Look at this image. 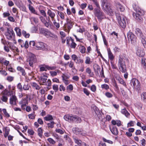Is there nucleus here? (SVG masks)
Wrapping results in <instances>:
<instances>
[{
    "mask_svg": "<svg viewBox=\"0 0 146 146\" xmlns=\"http://www.w3.org/2000/svg\"><path fill=\"white\" fill-rule=\"evenodd\" d=\"M133 6L134 10L136 12H134L133 13V16L137 21H141L142 18L141 16V9L138 7L135 4H133Z\"/></svg>",
    "mask_w": 146,
    "mask_h": 146,
    "instance_id": "obj_1",
    "label": "nucleus"
},
{
    "mask_svg": "<svg viewBox=\"0 0 146 146\" xmlns=\"http://www.w3.org/2000/svg\"><path fill=\"white\" fill-rule=\"evenodd\" d=\"M116 16L120 26L123 28H125L126 26L125 17L122 15H120L118 13L116 14Z\"/></svg>",
    "mask_w": 146,
    "mask_h": 146,
    "instance_id": "obj_2",
    "label": "nucleus"
},
{
    "mask_svg": "<svg viewBox=\"0 0 146 146\" xmlns=\"http://www.w3.org/2000/svg\"><path fill=\"white\" fill-rule=\"evenodd\" d=\"M118 65L120 71L123 73L126 72V67L123 58L119 56L118 61Z\"/></svg>",
    "mask_w": 146,
    "mask_h": 146,
    "instance_id": "obj_3",
    "label": "nucleus"
},
{
    "mask_svg": "<svg viewBox=\"0 0 146 146\" xmlns=\"http://www.w3.org/2000/svg\"><path fill=\"white\" fill-rule=\"evenodd\" d=\"M64 118L65 120L69 122L74 121L80 122L81 121V119L78 117L72 115H70L68 114L64 116Z\"/></svg>",
    "mask_w": 146,
    "mask_h": 146,
    "instance_id": "obj_4",
    "label": "nucleus"
},
{
    "mask_svg": "<svg viewBox=\"0 0 146 146\" xmlns=\"http://www.w3.org/2000/svg\"><path fill=\"white\" fill-rule=\"evenodd\" d=\"M135 32L137 36L141 38L142 43L144 48H146V38L143 36L141 31L140 29L137 28L135 29Z\"/></svg>",
    "mask_w": 146,
    "mask_h": 146,
    "instance_id": "obj_5",
    "label": "nucleus"
},
{
    "mask_svg": "<svg viewBox=\"0 0 146 146\" xmlns=\"http://www.w3.org/2000/svg\"><path fill=\"white\" fill-rule=\"evenodd\" d=\"M94 14L99 20L104 19V13L100 10V8H95L94 9Z\"/></svg>",
    "mask_w": 146,
    "mask_h": 146,
    "instance_id": "obj_6",
    "label": "nucleus"
},
{
    "mask_svg": "<svg viewBox=\"0 0 146 146\" xmlns=\"http://www.w3.org/2000/svg\"><path fill=\"white\" fill-rule=\"evenodd\" d=\"M5 35L8 40H11L13 38L15 34L12 29L7 28V31L5 32Z\"/></svg>",
    "mask_w": 146,
    "mask_h": 146,
    "instance_id": "obj_7",
    "label": "nucleus"
},
{
    "mask_svg": "<svg viewBox=\"0 0 146 146\" xmlns=\"http://www.w3.org/2000/svg\"><path fill=\"white\" fill-rule=\"evenodd\" d=\"M131 85H133L134 88L138 90L140 89V83L137 79L135 78L132 79L131 81Z\"/></svg>",
    "mask_w": 146,
    "mask_h": 146,
    "instance_id": "obj_8",
    "label": "nucleus"
},
{
    "mask_svg": "<svg viewBox=\"0 0 146 146\" xmlns=\"http://www.w3.org/2000/svg\"><path fill=\"white\" fill-rule=\"evenodd\" d=\"M29 62V65L31 67L33 66V64L36 62L37 59L35 55L31 54L29 56V58L28 59Z\"/></svg>",
    "mask_w": 146,
    "mask_h": 146,
    "instance_id": "obj_9",
    "label": "nucleus"
},
{
    "mask_svg": "<svg viewBox=\"0 0 146 146\" xmlns=\"http://www.w3.org/2000/svg\"><path fill=\"white\" fill-rule=\"evenodd\" d=\"M56 12L50 9H48L47 11V14L48 16V21L51 22L50 17L52 21H53L55 19L54 17L56 16Z\"/></svg>",
    "mask_w": 146,
    "mask_h": 146,
    "instance_id": "obj_10",
    "label": "nucleus"
},
{
    "mask_svg": "<svg viewBox=\"0 0 146 146\" xmlns=\"http://www.w3.org/2000/svg\"><path fill=\"white\" fill-rule=\"evenodd\" d=\"M127 36L129 40L132 43H133L136 42V37L132 33L128 32L127 34Z\"/></svg>",
    "mask_w": 146,
    "mask_h": 146,
    "instance_id": "obj_11",
    "label": "nucleus"
},
{
    "mask_svg": "<svg viewBox=\"0 0 146 146\" xmlns=\"http://www.w3.org/2000/svg\"><path fill=\"white\" fill-rule=\"evenodd\" d=\"M66 23H65L64 27L66 30H68L69 31L72 27V24L71 21L68 18L66 19Z\"/></svg>",
    "mask_w": 146,
    "mask_h": 146,
    "instance_id": "obj_12",
    "label": "nucleus"
},
{
    "mask_svg": "<svg viewBox=\"0 0 146 146\" xmlns=\"http://www.w3.org/2000/svg\"><path fill=\"white\" fill-rule=\"evenodd\" d=\"M73 132L77 135H83V130L77 127H74L72 129Z\"/></svg>",
    "mask_w": 146,
    "mask_h": 146,
    "instance_id": "obj_13",
    "label": "nucleus"
},
{
    "mask_svg": "<svg viewBox=\"0 0 146 146\" xmlns=\"http://www.w3.org/2000/svg\"><path fill=\"white\" fill-rule=\"evenodd\" d=\"M17 98L15 95L12 96L10 99V103L11 105L16 104Z\"/></svg>",
    "mask_w": 146,
    "mask_h": 146,
    "instance_id": "obj_14",
    "label": "nucleus"
},
{
    "mask_svg": "<svg viewBox=\"0 0 146 146\" xmlns=\"http://www.w3.org/2000/svg\"><path fill=\"white\" fill-rule=\"evenodd\" d=\"M40 33L42 34L45 36H47V34L48 30L47 29L43 28H40L39 29Z\"/></svg>",
    "mask_w": 146,
    "mask_h": 146,
    "instance_id": "obj_15",
    "label": "nucleus"
},
{
    "mask_svg": "<svg viewBox=\"0 0 146 146\" xmlns=\"http://www.w3.org/2000/svg\"><path fill=\"white\" fill-rule=\"evenodd\" d=\"M115 6L118 9H119L121 11H123L125 9L124 7L123 6L121 5L118 2H115Z\"/></svg>",
    "mask_w": 146,
    "mask_h": 146,
    "instance_id": "obj_16",
    "label": "nucleus"
},
{
    "mask_svg": "<svg viewBox=\"0 0 146 146\" xmlns=\"http://www.w3.org/2000/svg\"><path fill=\"white\" fill-rule=\"evenodd\" d=\"M107 50L109 58L110 60L112 61L114 58V56L110 48L108 49Z\"/></svg>",
    "mask_w": 146,
    "mask_h": 146,
    "instance_id": "obj_17",
    "label": "nucleus"
},
{
    "mask_svg": "<svg viewBox=\"0 0 146 146\" xmlns=\"http://www.w3.org/2000/svg\"><path fill=\"white\" fill-rule=\"evenodd\" d=\"M110 130L111 133L115 135H117L118 134V131L116 127H113L111 128H110Z\"/></svg>",
    "mask_w": 146,
    "mask_h": 146,
    "instance_id": "obj_18",
    "label": "nucleus"
},
{
    "mask_svg": "<svg viewBox=\"0 0 146 146\" xmlns=\"http://www.w3.org/2000/svg\"><path fill=\"white\" fill-rule=\"evenodd\" d=\"M121 113L125 115L127 117H129L130 115L129 113L126 110L125 108H124L122 109L121 111Z\"/></svg>",
    "mask_w": 146,
    "mask_h": 146,
    "instance_id": "obj_19",
    "label": "nucleus"
},
{
    "mask_svg": "<svg viewBox=\"0 0 146 146\" xmlns=\"http://www.w3.org/2000/svg\"><path fill=\"white\" fill-rule=\"evenodd\" d=\"M37 44L40 47V48L42 50H45L46 49V45L42 42H38Z\"/></svg>",
    "mask_w": 146,
    "mask_h": 146,
    "instance_id": "obj_20",
    "label": "nucleus"
},
{
    "mask_svg": "<svg viewBox=\"0 0 146 146\" xmlns=\"http://www.w3.org/2000/svg\"><path fill=\"white\" fill-rule=\"evenodd\" d=\"M136 54L138 56L140 57H143L145 55V53L143 51L139 49L137 50Z\"/></svg>",
    "mask_w": 146,
    "mask_h": 146,
    "instance_id": "obj_21",
    "label": "nucleus"
},
{
    "mask_svg": "<svg viewBox=\"0 0 146 146\" xmlns=\"http://www.w3.org/2000/svg\"><path fill=\"white\" fill-rule=\"evenodd\" d=\"M73 139L74 142L77 144L79 146H81L82 141L81 140L79 139L78 138L76 137H74Z\"/></svg>",
    "mask_w": 146,
    "mask_h": 146,
    "instance_id": "obj_22",
    "label": "nucleus"
},
{
    "mask_svg": "<svg viewBox=\"0 0 146 146\" xmlns=\"http://www.w3.org/2000/svg\"><path fill=\"white\" fill-rule=\"evenodd\" d=\"M28 6L29 10L32 13L38 15L36 12V11L34 8L30 4H29Z\"/></svg>",
    "mask_w": 146,
    "mask_h": 146,
    "instance_id": "obj_23",
    "label": "nucleus"
},
{
    "mask_svg": "<svg viewBox=\"0 0 146 146\" xmlns=\"http://www.w3.org/2000/svg\"><path fill=\"white\" fill-rule=\"evenodd\" d=\"M17 69L18 71H20L21 72L23 75L25 76V75L26 73L25 70L23 68L20 66H18L17 67Z\"/></svg>",
    "mask_w": 146,
    "mask_h": 146,
    "instance_id": "obj_24",
    "label": "nucleus"
},
{
    "mask_svg": "<svg viewBox=\"0 0 146 146\" xmlns=\"http://www.w3.org/2000/svg\"><path fill=\"white\" fill-rule=\"evenodd\" d=\"M141 99L143 102L146 103V92H143L141 94Z\"/></svg>",
    "mask_w": 146,
    "mask_h": 146,
    "instance_id": "obj_25",
    "label": "nucleus"
},
{
    "mask_svg": "<svg viewBox=\"0 0 146 146\" xmlns=\"http://www.w3.org/2000/svg\"><path fill=\"white\" fill-rule=\"evenodd\" d=\"M116 79L117 80H118L119 83L120 84L123 85L125 87H126L127 86V85L126 83L123 79H122L121 78H120L119 77L118 79Z\"/></svg>",
    "mask_w": 146,
    "mask_h": 146,
    "instance_id": "obj_26",
    "label": "nucleus"
},
{
    "mask_svg": "<svg viewBox=\"0 0 146 146\" xmlns=\"http://www.w3.org/2000/svg\"><path fill=\"white\" fill-rule=\"evenodd\" d=\"M40 85H44L48 86H50L51 85V81L50 79H48L47 81H46L44 83H40Z\"/></svg>",
    "mask_w": 146,
    "mask_h": 146,
    "instance_id": "obj_27",
    "label": "nucleus"
},
{
    "mask_svg": "<svg viewBox=\"0 0 146 146\" xmlns=\"http://www.w3.org/2000/svg\"><path fill=\"white\" fill-rule=\"evenodd\" d=\"M15 31H16L17 34L18 36H21V30L18 27L15 28Z\"/></svg>",
    "mask_w": 146,
    "mask_h": 146,
    "instance_id": "obj_28",
    "label": "nucleus"
},
{
    "mask_svg": "<svg viewBox=\"0 0 146 146\" xmlns=\"http://www.w3.org/2000/svg\"><path fill=\"white\" fill-rule=\"evenodd\" d=\"M10 131V129L8 127H6L5 129L4 135L5 137H6L8 136Z\"/></svg>",
    "mask_w": 146,
    "mask_h": 146,
    "instance_id": "obj_29",
    "label": "nucleus"
},
{
    "mask_svg": "<svg viewBox=\"0 0 146 146\" xmlns=\"http://www.w3.org/2000/svg\"><path fill=\"white\" fill-rule=\"evenodd\" d=\"M31 85L33 87L35 88L36 90H39L40 88V87L35 82L33 83Z\"/></svg>",
    "mask_w": 146,
    "mask_h": 146,
    "instance_id": "obj_30",
    "label": "nucleus"
},
{
    "mask_svg": "<svg viewBox=\"0 0 146 146\" xmlns=\"http://www.w3.org/2000/svg\"><path fill=\"white\" fill-rule=\"evenodd\" d=\"M80 52L82 53H84L85 52L86 48L84 46L82 45H80L79 47Z\"/></svg>",
    "mask_w": 146,
    "mask_h": 146,
    "instance_id": "obj_31",
    "label": "nucleus"
},
{
    "mask_svg": "<svg viewBox=\"0 0 146 146\" xmlns=\"http://www.w3.org/2000/svg\"><path fill=\"white\" fill-rule=\"evenodd\" d=\"M44 119L46 121H49L53 119L52 116L50 115H48L44 117Z\"/></svg>",
    "mask_w": 146,
    "mask_h": 146,
    "instance_id": "obj_32",
    "label": "nucleus"
},
{
    "mask_svg": "<svg viewBox=\"0 0 146 146\" xmlns=\"http://www.w3.org/2000/svg\"><path fill=\"white\" fill-rule=\"evenodd\" d=\"M110 7L109 6V4L108 2L106 5H105L104 7H102V9L105 10L106 11H108L109 10V8Z\"/></svg>",
    "mask_w": 146,
    "mask_h": 146,
    "instance_id": "obj_33",
    "label": "nucleus"
},
{
    "mask_svg": "<svg viewBox=\"0 0 146 146\" xmlns=\"http://www.w3.org/2000/svg\"><path fill=\"white\" fill-rule=\"evenodd\" d=\"M101 87L102 89H104L106 90H108L109 88V86L108 85L106 84H104L102 85L101 86Z\"/></svg>",
    "mask_w": 146,
    "mask_h": 146,
    "instance_id": "obj_34",
    "label": "nucleus"
},
{
    "mask_svg": "<svg viewBox=\"0 0 146 146\" xmlns=\"http://www.w3.org/2000/svg\"><path fill=\"white\" fill-rule=\"evenodd\" d=\"M2 111L5 117H10L9 114L7 112L6 110L5 109H2Z\"/></svg>",
    "mask_w": 146,
    "mask_h": 146,
    "instance_id": "obj_35",
    "label": "nucleus"
},
{
    "mask_svg": "<svg viewBox=\"0 0 146 146\" xmlns=\"http://www.w3.org/2000/svg\"><path fill=\"white\" fill-rule=\"evenodd\" d=\"M38 135L40 137H41L42 135V129L41 128H39L38 129Z\"/></svg>",
    "mask_w": 146,
    "mask_h": 146,
    "instance_id": "obj_36",
    "label": "nucleus"
},
{
    "mask_svg": "<svg viewBox=\"0 0 146 146\" xmlns=\"http://www.w3.org/2000/svg\"><path fill=\"white\" fill-rule=\"evenodd\" d=\"M141 63L143 68L146 69V59H142Z\"/></svg>",
    "mask_w": 146,
    "mask_h": 146,
    "instance_id": "obj_37",
    "label": "nucleus"
},
{
    "mask_svg": "<svg viewBox=\"0 0 146 146\" xmlns=\"http://www.w3.org/2000/svg\"><path fill=\"white\" fill-rule=\"evenodd\" d=\"M55 131L56 133H58L60 134H63L64 133V131L60 129H56Z\"/></svg>",
    "mask_w": 146,
    "mask_h": 146,
    "instance_id": "obj_38",
    "label": "nucleus"
},
{
    "mask_svg": "<svg viewBox=\"0 0 146 146\" xmlns=\"http://www.w3.org/2000/svg\"><path fill=\"white\" fill-rule=\"evenodd\" d=\"M47 36H50L53 38H55L57 36H56L55 35L49 31H48L47 34Z\"/></svg>",
    "mask_w": 146,
    "mask_h": 146,
    "instance_id": "obj_39",
    "label": "nucleus"
},
{
    "mask_svg": "<svg viewBox=\"0 0 146 146\" xmlns=\"http://www.w3.org/2000/svg\"><path fill=\"white\" fill-rule=\"evenodd\" d=\"M109 10L108 11H106L108 14L110 15H112L113 13V11L112 9H111L110 7L109 8Z\"/></svg>",
    "mask_w": 146,
    "mask_h": 146,
    "instance_id": "obj_40",
    "label": "nucleus"
},
{
    "mask_svg": "<svg viewBox=\"0 0 146 146\" xmlns=\"http://www.w3.org/2000/svg\"><path fill=\"white\" fill-rule=\"evenodd\" d=\"M48 141L50 143L54 145L56 143V141L51 138H48L47 139Z\"/></svg>",
    "mask_w": 146,
    "mask_h": 146,
    "instance_id": "obj_41",
    "label": "nucleus"
},
{
    "mask_svg": "<svg viewBox=\"0 0 146 146\" xmlns=\"http://www.w3.org/2000/svg\"><path fill=\"white\" fill-rule=\"evenodd\" d=\"M22 34L26 38H29L30 36V35L29 33H27L24 30L22 31Z\"/></svg>",
    "mask_w": 146,
    "mask_h": 146,
    "instance_id": "obj_42",
    "label": "nucleus"
},
{
    "mask_svg": "<svg viewBox=\"0 0 146 146\" xmlns=\"http://www.w3.org/2000/svg\"><path fill=\"white\" fill-rule=\"evenodd\" d=\"M105 95L108 98H112L113 96V95L111 93L107 92L105 93Z\"/></svg>",
    "mask_w": 146,
    "mask_h": 146,
    "instance_id": "obj_43",
    "label": "nucleus"
},
{
    "mask_svg": "<svg viewBox=\"0 0 146 146\" xmlns=\"http://www.w3.org/2000/svg\"><path fill=\"white\" fill-rule=\"evenodd\" d=\"M38 27H33L31 29V31L33 33H36L38 31Z\"/></svg>",
    "mask_w": 146,
    "mask_h": 146,
    "instance_id": "obj_44",
    "label": "nucleus"
},
{
    "mask_svg": "<svg viewBox=\"0 0 146 146\" xmlns=\"http://www.w3.org/2000/svg\"><path fill=\"white\" fill-rule=\"evenodd\" d=\"M30 87V86L28 84H25L23 86V89L25 90H29Z\"/></svg>",
    "mask_w": 146,
    "mask_h": 146,
    "instance_id": "obj_45",
    "label": "nucleus"
},
{
    "mask_svg": "<svg viewBox=\"0 0 146 146\" xmlns=\"http://www.w3.org/2000/svg\"><path fill=\"white\" fill-rule=\"evenodd\" d=\"M10 48L11 49L14 51H15L17 52H19V50L18 49L17 47H16L15 46H10Z\"/></svg>",
    "mask_w": 146,
    "mask_h": 146,
    "instance_id": "obj_46",
    "label": "nucleus"
},
{
    "mask_svg": "<svg viewBox=\"0 0 146 146\" xmlns=\"http://www.w3.org/2000/svg\"><path fill=\"white\" fill-rule=\"evenodd\" d=\"M91 62L90 61V59L89 57H86V58L85 63L90 64Z\"/></svg>",
    "mask_w": 146,
    "mask_h": 146,
    "instance_id": "obj_47",
    "label": "nucleus"
},
{
    "mask_svg": "<svg viewBox=\"0 0 146 146\" xmlns=\"http://www.w3.org/2000/svg\"><path fill=\"white\" fill-rule=\"evenodd\" d=\"M135 122L133 121H131L129 123H128L127 127H129L131 126H133L135 124Z\"/></svg>",
    "mask_w": 146,
    "mask_h": 146,
    "instance_id": "obj_48",
    "label": "nucleus"
},
{
    "mask_svg": "<svg viewBox=\"0 0 146 146\" xmlns=\"http://www.w3.org/2000/svg\"><path fill=\"white\" fill-rule=\"evenodd\" d=\"M92 109L94 110L95 112L96 113H97V112H98V108L97 107L94 105H93L91 106Z\"/></svg>",
    "mask_w": 146,
    "mask_h": 146,
    "instance_id": "obj_49",
    "label": "nucleus"
},
{
    "mask_svg": "<svg viewBox=\"0 0 146 146\" xmlns=\"http://www.w3.org/2000/svg\"><path fill=\"white\" fill-rule=\"evenodd\" d=\"M46 68L49 70H54L56 68V66H46Z\"/></svg>",
    "mask_w": 146,
    "mask_h": 146,
    "instance_id": "obj_50",
    "label": "nucleus"
},
{
    "mask_svg": "<svg viewBox=\"0 0 146 146\" xmlns=\"http://www.w3.org/2000/svg\"><path fill=\"white\" fill-rule=\"evenodd\" d=\"M41 14L44 17H46V15L45 11L43 10H39Z\"/></svg>",
    "mask_w": 146,
    "mask_h": 146,
    "instance_id": "obj_51",
    "label": "nucleus"
},
{
    "mask_svg": "<svg viewBox=\"0 0 146 146\" xmlns=\"http://www.w3.org/2000/svg\"><path fill=\"white\" fill-rule=\"evenodd\" d=\"M90 90L92 92H94L96 90V87L95 85H93L90 87Z\"/></svg>",
    "mask_w": 146,
    "mask_h": 146,
    "instance_id": "obj_52",
    "label": "nucleus"
},
{
    "mask_svg": "<svg viewBox=\"0 0 146 146\" xmlns=\"http://www.w3.org/2000/svg\"><path fill=\"white\" fill-rule=\"evenodd\" d=\"M53 24L57 28H58L60 27V25L58 23H57L56 22L55 19L53 21Z\"/></svg>",
    "mask_w": 146,
    "mask_h": 146,
    "instance_id": "obj_53",
    "label": "nucleus"
},
{
    "mask_svg": "<svg viewBox=\"0 0 146 146\" xmlns=\"http://www.w3.org/2000/svg\"><path fill=\"white\" fill-rule=\"evenodd\" d=\"M54 123L53 121L47 124L48 127L52 128L54 127Z\"/></svg>",
    "mask_w": 146,
    "mask_h": 146,
    "instance_id": "obj_54",
    "label": "nucleus"
},
{
    "mask_svg": "<svg viewBox=\"0 0 146 146\" xmlns=\"http://www.w3.org/2000/svg\"><path fill=\"white\" fill-rule=\"evenodd\" d=\"M102 2L101 6L102 7H104L105 5L108 2L107 0H102L101 1Z\"/></svg>",
    "mask_w": 146,
    "mask_h": 146,
    "instance_id": "obj_55",
    "label": "nucleus"
},
{
    "mask_svg": "<svg viewBox=\"0 0 146 146\" xmlns=\"http://www.w3.org/2000/svg\"><path fill=\"white\" fill-rule=\"evenodd\" d=\"M58 15L60 17V18L62 19H64V14L61 12H59V11L58 12Z\"/></svg>",
    "mask_w": 146,
    "mask_h": 146,
    "instance_id": "obj_56",
    "label": "nucleus"
},
{
    "mask_svg": "<svg viewBox=\"0 0 146 146\" xmlns=\"http://www.w3.org/2000/svg\"><path fill=\"white\" fill-rule=\"evenodd\" d=\"M17 88L20 91H22L23 90L22 86L20 83H19L17 86Z\"/></svg>",
    "mask_w": 146,
    "mask_h": 146,
    "instance_id": "obj_57",
    "label": "nucleus"
},
{
    "mask_svg": "<svg viewBox=\"0 0 146 146\" xmlns=\"http://www.w3.org/2000/svg\"><path fill=\"white\" fill-rule=\"evenodd\" d=\"M40 80L42 81V83H44L46 81L47 79L45 76H41L40 77Z\"/></svg>",
    "mask_w": 146,
    "mask_h": 146,
    "instance_id": "obj_58",
    "label": "nucleus"
},
{
    "mask_svg": "<svg viewBox=\"0 0 146 146\" xmlns=\"http://www.w3.org/2000/svg\"><path fill=\"white\" fill-rule=\"evenodd\" d=\"M72 59L73 60L76 62V60L77 61L78 58L77 56L75 54H73L72 55Z\"/></svg>",
    "mask_w": 146,
    "mask_h": 146,
    "instance_id": "obj_59",
    "label": "nucleus"
},
{
    "mask_svg": "<svg viewBox=\"0 0 146 146\" xmlns=\"http://www.w3.org/2000/svg\"><path fill=\"white\" fill-rule=\"evenodd\" d=\"M93 1L94 4L96 5L97 7V8H100V6L97 0H93Z\"/></svg>",
    "mask_w": 146,
    "mask_h": 146,
    "instance_id": "obj_60",
    "label": "nucleus"
},
{
    "mask_svg": "<svg viewBox=\"0 0 146 146\" xmlns=\"http://www.w3.org/2000/svg\"><path fill=\"white\" fill-rule=\"evenodd\" d=\"M83 92L87 96H89L90 94L89 92L86 88H84L83 89Z\"/></svg>",
    "mask_w": 146,
    "mask_h": 146,
    "instance_id": "obj_61",
    "label": "nucleus"
},
{
    "mask_svg": "<svg viewBox=\"0 0 146 146\" xmlns=\"http://www.w3.org/2000/svg\"><path fill=\"white\" fill-rule=\"evenodd\" d=\"M53 89L55 90V92H56L58 90V87L57 85H54L52 86Z\"/></svg>",
    "mask_w": 146,
    "mask_h": 146,
    "instance_id": "obj_62",
    "label": "nucleus"
},
{
    "mask_svg": "<svg viewBox=\"0 0 146 146\" xmlns=\"http://www.w3.org/2000/svg\"><path fill=\"white\" fill-rule=\"evenodd\" d=\"M1 100L2 101L4 102H6L7 101L8 98H7L5 96H3L2 98H1Z\"/></svg>",
    "mask_w": 146,
    "mask_h": 146,
    "instance_id": "obj_63",
    "label": "nucleus"
},
{
    "mask_svg": "<svg viewBox=\"0 0 146 146\" xmlns=\"http://www.w3.org/2000/svg\"><path fill=\"white\" fill-rule=\"evenodd\" d=\"M83 62V60L81 58H78L76 62V63H82Z\"/></svg>",
    "mask_w": 146,
    "mask_h": 146,
    "instance_id": "obj_64",
    "label": "nucleus"
}]
</instances>
